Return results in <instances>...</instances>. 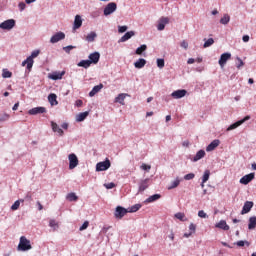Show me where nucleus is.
<instances>
[{"label":"nucleus","instance_id":"e433bc0d","mask_svg":"<svg viewBox=\"0 0 256 256\" xmlns=\"http://www.w3.org/2000/svg\"><path fill=\"white\" fill-rule=\"evenodd\" d=\"M25 200H16L14 204L11 206L12 211H17L19 207L21 206V203H23Z\"/></svg>","mask_w":256,"mask_h":256},{"label":"nucleus","instance_id":"c756f323","mask_svg":"<svg viewBox=\"0 0 256 256\" xmlns=\"http://www.w3.org/2000/svg\"><path fill=\"white\" fill-rule=\"evenodd\" d=\"M78 67H83L84 69H89V67H91V62L89 60H82L78 63Z\"/></svg>","mask_w":256,"mask_h":256},{"label":"nucleus","instance_id":"79ce46f5","mask_svg":"<svg viewBox=\"0 0 256 256\" xmlns=\"http://www.w3.org/2000/svg\"><path fill=\"white\" fill-rule=\"evenodd\" d=\"M213 43H215V40L213 38H209L204 42V45H203L204 49H207V47H211Z\"/></svg>","mask_w":256,"mask_h":256},{"label":"nucleus","instance_id":"a878e982","mask_svg":"<svg viewBox=\"0 0 256 256\" xmlns=\"http://www.w3.org/2000/svg\"><path fill=\"white\" fill-rule=\"evenodd\" d=\"M48 101L50 103V105L54 106V105H59V102L57 101V94H50L48 96Z\"/></svg>","mask_w":256,"mask_h":256},{"label":"nucleus","instance_id":"473e14b6","mask_svg":"<svg viewBox=\"0 0 256 256\" xmlns=\"http://www.w3.org/2000/svg\"><path fill=\"white\" fill-rule=\"evenodd\" d=\"M256 227V217L252 216L249 218V224H248V229H255Z\"/></svg>","mask_w":256,"mask_h":256},{"label":"nucleus","instance_id":"4c0bfd02","mask_svg":"<svg viewBox=\"0 0 256 256\" xmlns=\"http://www.w3.org/2000/svg\"><path fill=\"white\" fill-rule=\"evenodd\" d=\"M229 21H231V17L228 16V14H225L221 19H220V23L222 25H227V23H229Z\"/></svg>","mask_w":256,"mask_h":256},{"label":"nucleus","instance_id":"0e129e2a","mask_svg":"<svg viewBox=\"0 0 256 256\" xmlns=\"http://www.w3.org/2000/svg\"><path fill=\"white\" fill-rule=\"evenodd\" d=\"M7 119H9V114H4V118H0V123L2 121H7Z\"/></svg>","mask_w":256,"mask_h":256},{"label":"nucleus","instance_id":"a18cd8bd","mask_svg":"<svg viewBox=\"0 0 256 256\" xmlns=\"http://www.w3.org/2000/svg\"><path fill=\"white\" fill-rule=\"evenodd\" d=\"M236 245L238 246V247H245V245H247V247H249V242H247V241H243V240H240V241H238L237 243H236Z\"/></svg>","mask_w":256,"mask_h":256},{"label":"nucleus","instance_id":"69168bd1","mask_svg":"<svg viewBox=\"0 0 256 256\" xmlns=\"http://www.w3.org/2000/svg\"><path fill=\"white\" fill-rule=\"evenodd\" d=\"M12 109L13 111H17L19 109V102L15 103Z\"/></svg>","mask_w":256,"mask_h":256},{"label":"nucleus","instance_id":"603ef678","mask_svg":"<svg viewBox=\"0 0 256 256\" xmlns=\"http://www.w3.org/2000/svg\"><path fill=\"white\" fill-rule=\"evenodd\" d=\"M89 227V221H85L82 226L79 228V231H85Z\"/></svg>","mask_w":256,"mask_h":256},{"label":"nucleus","instance_id":"412c9836","mask_svg":"<svg viewBox=\"0 0 256 256\" xmlns=\"http://www.w3.org/2000/svg\"><path fill=\"white\" fill-rule=\"evenodd\" d=\"M134 36H135V32L129 31L120 38L119 43H125V41H129V39H131V37H134Z\"/></svg>","mask_w":256,"mask_h":256},{"label":"nucleus","instance_id":"ddd939ff","mask_svg":"<svg viewBox=\"0 0 256 256\" xmlns=\"http://www.w3.org/2000/svg\"><path fill=\"white\" fill-rule=\"evenodd\" d=\"M63 39H65V33L58 32L51 37L50 43H59V41H63Z\"/></svg>","mask_w":256,"mask_h":256},{"label":"nucleus","instance_id":"c9c22d12","mask_svg":"<svg viewBox=\"0 0 256 256\" xmlns=\"http://www.w3.org/2000/svg\"><path fill=\"white\" fill-rule=\"evenodd\" d=\"M147 51V45L143 44L136 49V55H143V52Z\"/></svg>","mask_w":256,"mask_h":256},{"label":"nucleus","instance_id":"ea45409f","mask_svg":"<svg viewBox=\"0 0 256 256\" xmlns=\"http://www.w3.org/2000/svg\"><path fill=\"white\" fill-rule=\"evenodd\" d=\"M181 183V180H179V178H177L176 180H174L171 185L168 187L169 190L171 189H175L177 187H179V184Z\"/></svg>","mask_w":256,"mask_h":256},{"label":"nucleus","instance_id":"c03bdc74","mask_svg":"<svg viewBox=\"0 0 256 256\" xmlns=\"http://www.w3.org/2000/svg\"><path fill=\"white\" fill-rule=\"evenodd\" d=\"M49 226L52 227V229H54V231L59 228V224L55 220H50Z\"/></svg>","mask_w":256,"mask_h":256},{"label":"nucleus","instance_id":"49530a36","mask_svg":"<svg viewBox=\"0 0 256 256\" xmlns=\"http://www.w3.org/2000/svg\"><path fill=\"white\" fill-rule=\"evenodd\" d=\"M157 67L163 69L165 67V60L164 59H157Z\"/></svg>","mask_w":256,"mask_h":256},{"label":"nucleus","instance_id":"b1692460","mask_svg":"<svg viewBox=\"0 0 256 256\" xmlns=\"http://www.w3.org/2000/svg\"><path fill=\"white\" fill-rule=\"evenodd\" d=\"M51 127H52V130L54 131V133H58V135H60V137H63V129H61L59 127V125H57V123L55 122H51Z\"/></svg>","mask_w":256,"mask_h":256},{"label":"nucleus","instance_id":"9d476101","mask_svg":"<svg viewBox=\"0 0 256 256\" xmlns=\"http://www.w3.org/2000/svg\"><path fill=\"white\" fill-rule=\"evenodd\" d=\"M43 113H47V108L46 107H35L32 108L28 111L29 115H40Z\"/></svg>","mask_w":256,"mask_h":256},{"label":"nucleus","instance_id":"aec40b11","mask_svg":"<svg viewBox=\"0 0 256 256\" xmlns=\"http://www.w3.org/2000/svg\"><path fill=\"white\" fill-rule=\"evenodd\" d=\"M81 25H83V20L80 15H76L73 26L74 31H76V29H81Z\"/></svg>","mask_w":256,"mask_h":256},{"label":"nucleus","instance_id":"2eb2a0df","mask_svg":"<svg viewBox=\"0 0 256 256\" xmlns=\"http://www.w3.org/2000/svg\"><path fill=\"white\" fill-rule=\"evenodd\" d=\"M253 209V201H246L241 211V215H247Z\"/></svg>","mask_w":256,"mask_h":256},{"label":"nucleus","instance_id":"f8f14e48","mask_svg":"<svg viewBox=\"0 0 256 256\" xmlns=\"http://www.w3.org/2000/svg\"><path fill=\"white\" fill-rule=\"evenodd\" d=\"M229 59H231V53H223L218 61L220 67H225Z\"/></svg>","mask_w":256,"mask_h":256},{"label":"nucleus","instance_id":"5701e85b","mask_svg":"<svg viewBox=\"0 0 256 256\" xmlns=\"http://www.w3.org/2000/svg\"><path fill=\"white\" fill-rule=\"evenodd\" d=\"M145 65H147V60L140 58L138 59L135 63H134V67L136 69H143V67H145Z\"/></svg>","mask_w":256,"mask_h":256},{"label":"nucleus","instance_id":"6ab92c4d","mask_svg":"<svg viewBox=\"0 0 256 256\" xmlns=\"http://www.w3.org/2000/svg\"><path fill=\"white\" fill-rule=\"evenodd\" d=\"M63 75H65V71L62 72H53L49 75V78L53 81H59V79H63Z\"/></svg>","mask_w":256,"mask_h":256},{"label":"nucleus","instance_id":"dca6fc26","mask_svg":"<svg viewBox=\"0 0 256 256\" xmlns=\"http://www.w3.org/2000/svg\"><path fill=\"white\" fill-rule=\"evenodd\" d=\"M100 58H101V54H99V52L91 53L88 56L89 61L91 62V64L93 63L94 65H97V63H99Z\"/></svg>","mask_w":256,"mask_h":256},{"label":"nucleus","instance_id":"6e6552de","mask_svg":"<svg viewBox=\"0 0 256 256\" xmlns=\"http://www.w3.org/2000/svg\"><path fill=\"white\" fill-rule=\"evenodd\" d=\"M249 119H251V116L244 117L242 120H239V121L235 122L234 124L230 125L227 128V131H233V129H237V127H241V125H243V123H245V121H249Z\"/></svg>","mask_w":256,"mask_h":256},{"label":"nucleus","instance_id":"f257e3e1","mask_svg":"<svg viewBox=\"0 0 256 256\" xmlns=\"http://www.w3.org/2000/svg\"><path fill=\"white\" fill-rule=\"evenodd\" d=\"M39 53L40 51L39 50H35L31 53V55L22 62V67H25V65H27V69L28 71H31V69H33V59H35L36 57H39Z\"/></svg>","mask_w":256,"mask_h":256},{"label":"nucleus","instance_id":"72a5a7b5","mask_svg":"<svg viewBox=\"0 0 256 256\" xmlns=\"http://www.w3.org/2000/svg\"><path fill=\"white\" fill-rule=\"evenodd\" d=\"M2 77L4 79H11V77H13V73L7 69H3L2 71Z\"/></svg>","mask_w":256,"mask_h":256},{"label":"nucleus","instance_id":"de8ad7c7","mask_svg":"<svg viewBox=\"0 0 256 256\" xmlns=\"http://www.w3.org/2000/svg\"><path fill=\"white\" fill-rule=\"evenodd\" d=\"M184 179L185 181H191V179H195V175L193 173L186 174Z\"/></svg>","mask_w":256,"mask_h":256},{"label":"nucleus","instance_id":"7c9ffc66","mask_svg":"<svg viewBox=\"0 0 256 256\" xmlns=\"http://www.w3.org/2000/svg\"><path fill=\"white\" fill-rule=\"evenodd\" d=\"M66 199L70 202L78 201L79 197L74 192L68 193Z\"/></svg>","mask_w":256,"mask_h":256},{"label":"nucleus","instance_id":"680f3d73","mask_svg":"<svg viewBox=\"0 0 256 256\" xmlns=\"http://www.w3.org/2000/svg\"><path fill=\"white\" fill-rule=\"evenodd\" d=\"M242 41H243L244 43H249V35H244V36L242 37Z\"/></svg>","mask_w":256,"mask_h":256},{"label":"nucleus","instance_id":"2f4dec72","mask_svg":"<svg viewBox=\"0 0 256 256\" xmlns=\"http://www.w3.org/2000/svg\"><path fill=\"white\" fill-rule=\"evenodd\" d=\"M96 38H97V33H95V32H90V33L86 36V41H88V43H93V41H95Z\"/></svg>","mask_w":256,"mask_h":256},{"label":"nucleus","instance_id":"393cba45","mask_svg":"<svg viewBox=\"0 0 256 256\" xmlns=\"http://www.w3.org/2000/svg\"><path fill=\"white\" fill-rule=\"evenodd\" d=\"M87 117H89V112H81L77 115L76 117V121L78 123H81V121H85V119H87Z\"/></svg>","mask_w":256,"mask_h":256},{"label":"nucleus","instance_id":"9b49d317","mask_svg":"<svg viewBox=\"0 0 256 256\" xmlns=\"http://www.w3.org/2000/svg\"><path fill=\"white\" fill-rule=\"evenodd\" d=\"M185 95H187V90H185V89L176 90L171 93V97L173 99H183V97H185Z\"/></svg>","mask_w":256,"mask_h":256},{"label":"nucleus","instance_id":"f704fd0d","mask_svg":"<svg viewBox=\"0 0 256 256\" xmlns=\"http://www.w3.org/2000/svg\"><path fill=\"white\" fill-rule=\"evenodd\" d=\"M161 197V194H154L150 196L147 200L146 203H153L154 201H158V199Z\"/></svg>","mask_w":256,"mask_h":256},{"label":"nucleus","instance_id":"37998d69","mask_svg":"<svg viewBox=\"0 0 256 256\" xmlns=\"http://www.w3.org/2000/svg\"><path fill=\"white\" fill-rule=\"evenodd\" d=\"M210 175H211V172L209 170H205L204 175L202 177L203 183H207V181H209Z\"/></svg>","mask_w":256,"mask_h":256},{"label":"nucleus","instance_id":"4d7b16f0","mask_svg":"<svg viewBox=\"0 0 256 256\" xmlns=\"http://www.w3.org/2000/svg\"><path fill=\"white\" fill-rule=\"evenodd\" d=\"M196 229H197V226L195 224L191 223L189 225V230L191 231V233H195Z\"/></svg>","mask_w":256,"mask_h":256},{"label":"nucleus","instance_id":"e2e57ef3","mask_svg":"<svg viewBox=\"0 0 256 256\" xmlns=\"http://www.w3.org/2000/svg\"><path fill=\"white\" fill-rule=\"evenodd\" d=\"M36 205L38 206V211H43V204L41 202L37 201Z\"/></svg>","mask_w":256,"mask_h":256},{"label":"nucleus","instance_id":"13d9d810","mask_svg":"<svg viewBox=\"0 0 256 256\" xmlns=\"http://www.w3.org/2000/svg\"><path fill=\"white\" fill-rule=\"evenodd\" d=\"M127 31V26H119L118 27V32L119 33H125Z\"/></svg>","mask_w":256,"mask_h":256},{"label":"nucleus","instance_id":"4be33fe9","mask_svg":"<svg viewBox=\"0 0 256 256\" xmlns=\"http://www.w3.org/2000/svg\"><path fill=\"white\" fill-rule=\"evenodd\" d=\"M103 89V84L96 85L92 88V90L89 92V97H95L99 91Z\"/></svg>","mask_w":256,"mask_h":256},{"label":"nucleus","instance_id":"a19ab883","mask_svg":"<svg viewBox=\"0 0 256 256\" xmlns=\"http://www.w3.org/2000/svg\"><path fill=\"white\" fill-rule=\"evenodd\" d=\"M139 209H141V204H135L129 209L128 213H137Z\"/></svg>","mask_w":256,"mask_h":256},{"label":"nucleus","instance_id":"5fc2aeb1","mask_svg":"<svg viewBox=\"0 0 256 256\" xmlns=\"http://www.w3.org/2000/svg\"><path fill=\"white\" fill-rule=\"evenodd\" d=\"M18 7H19L20 11H25V8L27 7V5L25 4V2H20L18 4Z\"/></svg>","mask_w":256,"mask_h":256},{"label":"nucleus","instance_id":"cd10ccee","mask_svg":"<svg viewBox=\"0 0 256 256\" xmlns=\"http://www.w3.org/2000/svg\"><path fill=\"white\" fill-rule=\"evenodd\" d=\"M128 94H119L116 98H115V103H120V105H125V97H127Z\"/></svg>","mask_w":256,"mask_h":256},{"label":"nucleus","instance_id":"0eeeda50","mask_svg":"<svg viewBox=\"0 0 256 256\" xmlns=\"http://www.w3.org/2000/svg\"><path fill=\"white\" fill-rule=\"evenodd\" d=\"M68 159H69V169H75V167L79 165V159L77 158V155L73 153L69 154Z\"/></svg>","mask_w":256,"mask_h":256},{"label":"nucleus","instance_id":"09e8293b","mask_svg":"<svg viewBox=\"0 0 256 256\" xmlns=\"http://www.w3.org/2000/svg\"><path fill=\"white\" fill-rule=\"evenodd\" d=\"M238 64L236 65L237 69H241L245 65V62L239 57H237Z\"/></svg>","mask_w":256,"mask_h":256},{"label":"nucleus","instance_id":"3c124183","mask_svg":"<svg viewBox=\"0 0 256 256\" xmlns=\"http://www.w3.org/2000/svg\"><path fill=\"white\" fill-rule=\"evenodd\" d=\"M72 49H75V46H66L63 48V51H65V53H71Z\"/></svg>","mask_w":256,"mask_h":256},{"label":"nucleus","instance_id":"c85d7f7f","mask_svg":"<svg viewBox=\"0 0 256 256\" xmlns=\"http://www.w3.org/2000/svg\"><path fill=\"white\" fill-rule=\"evenodd\" d=\"M203 157H205V150H200L194 156L193 161L194 162L200 161V159H203Z\"/></svg>","mask_w":256,"mask_h":256},{"label":"nucleus","instance_id":"774afa93","mask_svg":"<svg viewBox=\"0 0 256 256\" xmlns=\"http://www.w3.org/2000/svg\"><path fill=\"white\" fill-rule=\"evenodd\" d=\"M62 129H69V124L63 123L62 124Z\"/></svg>","mask_w":256,"mask_h":256},{"label":"nucleus","instance_id":"bf43d9fd","mask_svg":"<svg viewBox=\"0 0 256 256\" xmlns=\"http://www.w3.org/2000/svg\"><path fill=\"white\" fill-rule=\"evenodd\" d=\"M106 189H113L115 187V183L111 182L105 185Z\"/></svg>","mask_w":256,"mask_h":256},{"label":"nucleus","instance_id":"052dcab7","mask_svg":"<svg viewBox=\"0 0 256 256\" xmlns=\"http://www.w3.org/2000/svg\"><path fill=\"white\" fill-rule=\"evenodd\" d=\"M76 107H83V100H77L75 102Z\"/></svg>","mask_w":256,"mask_h":256},{"label":"nucleus","instance_id":"f3484780","mask_svg":"<svg viewBox=\"0 0 256 256\" xmlns=\"http://www.w3.org/2000/svg\"><path fill=\"white\" fill-rule=\"evenodd\" d=\"M218 145H221V141L219 139H215L206 147V151L207 152L215 151Z\"/></svg>","mask_w":256,"mask_h":256},{"label":"nucleus","instance_id":"6e6d98bb","mask_svg":"<svg viewBox=\"0 0 256 256\" xmlns=\"http://www.w3.org/2000/svg\"><path fill=\"white\" fill-rule=\"evenodd\" d=\"M141 169H143V171H150L151 170V165L142 164Z\"/></svg>","mask_w":256,"mask_h":256},{"label":"nucleus","instance_id":"f03ea898","mask_svg":"<svg viewBox=\"0 0 256 256\" xmlns=\"http://www.w3.org/2000/svg\"><path fill=\"white\" fill-rule=\"evenodd\" d=\"M31 249H33L31 241H29L25 236H22L18 244V251H29Z\"/></svg>","mask_w":256,"mask_h":256},{"label":"nucleus","instance_id":"8fccbe9b","mask_svg":"<svg viewBox=\"0 0 256 256\" xmlns=\"http://www.w3.org/2000/svg\"><path fill=\"white\" fill-rule=\"evenodd\" d=\"M198 217H200L201 219H207V213H205V211L200 210L198 212Z\"/></svg>","mask_w":256,"mask_h":256},{"label":"nucleus","instance_id":"bb28decb","mask_svg":"<svg viewBox=\"0 0 256 256\" xmlns=\"http://www.w3.org/2000/svg\"><path fill=\"white\" fill-rule=\"evenodd\" d=\"M218 229H223V231H229V225L225 220H221L219 223L216 224Z\"/></svg>","mask_w":256,"mask_h":256},{"label":"nucleus","instance_id":"20e7f679","mask_svg":"<svg viewBox=\"0 0 256 256\" xmlns=\"http://www.w3.org/2000/svg\"><path fill=\"white\" fill-rule=\"evenodd\" d=\"M109 167H111V161L108 158H106L105 161L97 163L96 171H107Z\"/></svg>","mask_w":256,"mask_h":256},{"label":"nucleus","instance_id":"1a4fd4ad","mask_svg":"<svg viewBox=\"0 0 256 256\" xmlns=\"http://www.w3.org/2000/svg\"><path fill=\"white\" fill-rule=\"evenodd\" d=\"M255 179V173H250L240 179L242 185H249Z\"/></svg>","mask_w":256,"mask_h":256},{"label":"nucleus","instance_id":"338daca9","mask_svg":"<svg viewBox=\"0 0 256 256\" xmlns=\"http://www.w3.org/2000/svg\"><path fill=\"white\" fill-rule=\"evenodd\" d=\"M187 63H188V65H193V63H195V59L190 58V59H188Z\"/></svg>","mask_w":256,"mask_h":256},{"label":"nucleus","instance_id":"39448f33","mask_svg":"<svg viewBox=\"0 0 256 256\" xmlns=\"http://www.w3.org/2000/svg\"><path fill=\"white\" fill-rule=\"evenodd\" d=\"M15 27V20L14 19H9L0 24V29H4L6 31H11Z\"/></svg>","mask_w":256,"mask_h":256},{"label":"nucleus","instance_id":"4468645a","mask_svg":"<svg viewBox=\"0 0 256 256\" xmlns=\"http://www.w3.org/2000/svg\"><path fill=\"white\" fill-rule=\"evenodd\" d=\"M150 183H151V180L149 178L141 180L139 183V192L143 193V191H145V189H148Z\"/></svg>","mask_w":256,"mask_h":256},{"label":"nucleus","instance_id":"864d4df0","mask_svg":"<svg viewBox=\"0 0 256 256\" xmlns=\"http://www.w3.org/2000/svg\"><path fill=\"white\" fill-rule=\"evenodd\" d=\"M180 47H182L183 49H189V43L186 40H183L180 43Z\"/></svg>","mask_w":256,"mask_h":256},{"label":"nucleus","instance_id":"58836bf2","mask_svg":"<svg viewBox=\"0 0 256 256\" xmlns=\"http://www.w3.org/2000/svg\"><path fill=\"white\" fill-rule=\"evenodd\" d=\"M176 219H179V221H188L187 217H185V213L178 212L175 214Z\"/></svg>","mask_w":256,"mask_h":256},{"label":"nucleus","instance_id":"7ed1b4c3","mask_svg":"<svg viewBox=\"0 0 256 256\" xmlns=\"http://www.w3.org/2000/svg\"><path fill=\"white\" fill-rule=\"evenodd\" d=\"M115 11H117V3L110 2L104 8V15L107 17L108 15L115 13Z\"/></svg>","mask_w":256,"mask_h":256},{"label":"nucleus","instance_id":"a211bd4d","mask_svg":"<svg viewBox=\"0 0 256 256\" xmlns=\"http://www.w3.org/2000/svg\"><path fill=\"white\" fill-rule=\"evenodd\" d=\"M168 23H169V18L167 17L160 18L157 26L158 31H163V29H165V25H168Z\"/></svg>","mask_w":256,"mask_h":256},{"label":"nucleus","instance_id":"423d86ee","mask_svg":"<svg viewBox=\"0 0 256 256\" xmlns=\"http://www.w3.org/2000/svg\"><path fill=\"white\" fill-rule=\"evenodd\" d=\"M127 213H129V211H127V209H125L121 206H117L116 210L114 212V215H115L116 219H123V217H125V215H127Z\"/></svg>","mask_w":256,"mask_h":256}]
</instances>
